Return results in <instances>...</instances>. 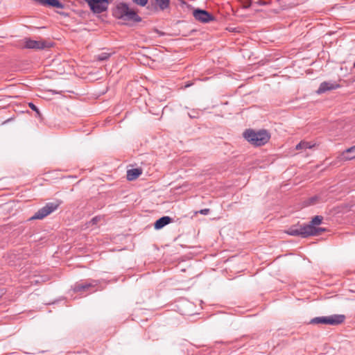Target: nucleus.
Returning <instances> with one entry per match:
<instances>
[{
    "label": "nucleus",
    "instance_id": "f257e3e1",
    "mask_svg": "<svg viewBox=\"0 0 355 355\" xmlns=\"http://www.w3.org/2000/svg\"><path fill=\"white\" fill-rule=\"evenodd\" d=\"M113 15L123 20L140 21L141 18L135 11L131 10L125 3H119L113 10Z\"/></svg>",
    "mask_w": 355,
    "mask_h": 355
},
{
    "label": "nucleus",
    "instance_id": "f03ea898",
    "mask_svg": "<svg viewBox=\"0 0 355 355\" xmlns=\"http://www.w3.org/2000/svg\"><path fill=\"white\" fill-rule=\"evenodd\" d=\"M243 137L250 143L257 146L264 145L270 139V135L265 130L258 132L248 130L243 133Z\"/></svg>",
    "mask_w": 355,
    "mask_h": 355
},
{
    "label": "nucleus",
    "instance_id": "7ed1b4c3",
    "mask_svg": "<svg viewBox=\"0 0 355 355\" xmlns=\"http://www.w3.org/2000/svg\"><path fill=\"white\" fill-rule=\"evenodd\" d=\"M345 320V315L335 314L329 316L315 317L311 319L310 323L313 324H324L335 326L342 324Z\"/></svg>",
    "mask_w": 355,
    "mask_h": 355
},
{
    "label": "nucleus",
    "instance_id": "20e7f679",
    "mask_svg": "<svg viewBox=\"0 0 355 355\" xmlns=\"http://www.w3.org/2000/svg\"><path fill=\"white\" fill-rule=\"evenodd\" d=\"M60 202L58 200L54 202H48L40 209L31 218V220H36V219H43L54 211H55Z\"/></svg>",
    "mask_w": 355,
    "mask_h": 355
},
{
    "label": "nucleus",
    "instance_id": "39448f33",
    "mask_svg": "<svg viewBox=\"0 0 355 355\" xmlns=\"http://www.w3.org/2000/svg\"><path fill=\"white\" fill-rule=\"evenodd\" d=\"M87 3L91 10L96 14L106 11L110 4L108 0H87Z\"/></svg>",
    "mask_w": 355,
    "mask_h": 355
},
{
    "label": "nucleus",
    "instance_id": "423d86ee",
    "mask_svg": "<svg viewBox=\"0 0 355 355\" xmlns=\"http://www.w3.org/2000/svg\"><path fill=\"white\" fill-rule=\"evenodd\" d=\"M51 46V44L44 40H33L30 38L24 40V47L26 49L42 50Z\"/></svg>",
    "mask_w": 355,
    "mask_h": 355
},
{
    "label": "nucleus",
    "instance_id": "0eeeda50",
    "mask_svg": "<svg viewBox=\"0 0 355 355\" xmlns=\"http://www.w3.org/2000/svg\"><path fill=\"white\" fill-rule=\"evenodd\" d=\"M311 228L310 227H305L304 225L299 227L293 226L288 228L286 232L291 236H301L303 238H306L310 236L311 234L310 232Z\"/></svg>",
    "mask_w": 355,
    "mask_h": 355
},
{
    "label": "nucleus",
    "instance_id": "6e6552de",
    "mask_svg": "<svg viewBox=\"0 0 355 355\" xmlns=\"http://www.w3.org/2000/svg\"><path fill=\"white\" fill-rule=\"evenodd\" d=\"M322 219V216H315L309 224L304 225L305 227H310L311 228V231H309L311 233L310 236H318L325 231L324 228L315 227V225L321 224Z\"/></svg>",
    "mask_w": 355,
    "mask_h": 355
},
{
    "label": "nucleus",
    "instance_id": "1a4fd4ad",
    "mask_svg": "<svg viewBox=\"0 0 355 355\" xmlns=\"http://www.w3.org/2000/svg\"><path fill=\"white\" fill-rule=\"evenodd\" d=\"M97 284V281L96 280H91L89 282H78L74 285L73 291L76 293L90 291V289L95 287Z\"/></svg>",
    "mask_w": 355,
    "mask_h": 355
},
{
    "label": "nucleus",
    "instance_id": "9d476101",
    "mask_svg": "<svg viewBox=\"0 0 355 355\" xmlns=\"http://www.w3.org/2000/svg\"><path fill=\"white\" fill-rule=\"evenodd\" d=\"M195 19L200 22L207 23L214 20V17L204 10L196 9L193 11Z\"/></svg>",
    "mask_w": 355,
    "mask_h": 355
},
{
    "label": "nucleus",
    "instance_id": "9b49d317",
    "mask_svg": "<svg viewBox=\"0 0 355 355\" xmlns=\"http://www.w3.org/2000/svg\"><path fill=\"white\" fill-rule=\"evenodd\" d=\"M340 87V85L336 82L324 81L320 85V87L317 90V93L320 94L324 93L327 91L336 89Z\"/></svg>",
    "mask_w": 355,
    "mask_h": 355
},
{
    "label": "nucleus",
    "instance_id": "f8f14e48",
    "mask_svg": "<svg viewBox=\"0 0 355 355\" xmlns=\"http://www.w3.org/2000/svg\"><path fill=\"white\" fill-rule=\"evenodd\" d=\"M36 2L44 6H49L57 8H63L64 4L58 0H35Z\"/></svg>",
    "mask_w": 355,
    "mask_h": 355
},
{
    "label": "nucleus",
    "instance_id": "ddd939ff",
    "mask_svg": "<svg viewBox=\"0 0 355 355\" xmlns=\"http://www.w3.org/2000/svg\"><path fill=\"white\" fill-rule=\"evenodd\" d=\"M172 221V218L169 216H163L158 220L154 224V227L156 230H159L166 225L169 224Z\"/></svg>",
    "mask_w": 355,
    "mask_h": 355
},
{
    "label": "nucleus",
    "instance_id": "4468645a",
    "mask_svg": "<svg viewBox=\"0 0 355 355\" xmlns=\"http://www.w3.org/2000/svg\"><path fill=\"white\" fill-rule=\"evenodd\" d=\"M142 173V170L139 168L129 169L127 171V179L130 181L136 180Z\"/></svg>",
    "mask_w": 355,
    "mask_h": 355
},
{
    "label": "nucleus",
    "instance_id": "2eb2a0df",
    "mask_svg": "<svg viewBox=\"0 0 355 355\" xmlns=\"http://www.w3.org/2000/svg\"><path fill=\"white\" fill-rule=\"evenodd\" d=\"M342 157L343 159L345 160H350L355 158V146L346 149L342 153Z\"/></svg>",
    "mask_w": 355,
    "mask_h": 355
},
{
    "label": "nucleus",
    "instance_id": "dca6fc26",
    "mask_svg": "<svg viewBox=\"0 0 355 355\" xmlns=\"http://www.w3.org/2000/svg\"><path fill=\"white\" fill-rule=\"evenodd\" d=\"M156 6L161 10H164L169 7L170 0H153Z\"/></svg>",
    "mask_w": 355,
    "mask_h": 355
},
{
    "label": "nucleus",
    "instance_id": "f3484780",
    "mask_svg": "<svg viewBox=\"0 0 355 355\" xmlns=\"http://www.w3.org/2000/svg\"><path fill=\"white\" fill-rule=\"evenodd\" d=\"M314 145H311L309 142L307 141H301L296 146V149H306L311 148Z\"/></svg>",
    "mask_w": 355,
    "mask_h": 355
},
{
    "label": "nucleus",
    "instance_id": "a211bd4d",
    "mask_svg": "<svg viewBox=\"0 0 355 355\" xmlns=\"http://www.w3.org/2000/svg\"><path fill=\"white\" fill-rule=\"evenodd\" d=\"M111 55L110 53L103 52L96 55V59L99 61H104L107 60Z\"/></svg>",
    "mask_w": 355,
    "mask_h": 355
},
{
    "label": "nucleus",
    "instance_id": "6ab92c4d",
    "mask_svg": "<svg viewBox=\"0 0 355 355\" xmlns=\"http://www.w3.org/2000/svg\"><path fill=\"white\" fill-rule=\"evenodd\" d=\"M132 1L134 3H135L136 4L141 6H146L148 2V0H132Z\"/></svg>",
    "mask_w": 355,
    "mask_h": 355
},
{
    "label": "nucleus",
    "instance_id": "aec40b11",
    "mask_svg": "<svg viewBox=\"0 0 355 355\" xmlns=\"http://www.w3.org/2000/svg\"><path fill=\"white\" fill-rule=\"evenodd\" d=\"M28 105L31 108V110H33V111L36 112V113L38 115L40 114V111H39L38 108L37 107V106L35 105H34L33 103H29Z\"/></svg>",
    "mask_w": 355,
    "mask_h": 355
},
{
    "label": "nucleus",
    "instance_id": "412c9836",
    "mask_svg": "<svg viewBox=\"0 0 355 355\" xmlns=\"http://www.w3.org/2000/svg\"><path fill=\"white\" fill-rule=\"evenodd\" d=\"M100 220V217H98V216H96V217H94L90 223H92V225H96L97 224V223Z\"/></svg>",
    "mask_w": 355,
    "mask_h": 355
},
{
    "label": "nucleus",
    "instance_id": "4be33fe9",
    "mask_svg": "<svg viewBox=\"0 0 355 355\" xmlns=\"http://www.w3.org/2000/svg\"><path fill=\"white\" fill-rule=\"evenodd\" d=\"M198 212L202 215H207L209 213V209H203L200 210Z\"/></svg>",
    "mask_w": 355,
    "mask_h": 355
},
{
    "label": "nucleus",
    "instance_id": "5701e85b",
    "mask_svg": "<svg viewBox=\"0 0 355 355\" xmlns=\"http://www.w3.org/2000/svg\"><path fill=\"white\" fill-rule=\"evenodd\" d=\"M6 291L4 288H0V298L5 294Z\"/></svg>",
    "mask_w": 355,
    "mask_h": 355
},
{
    "label": "nucleus",
    "instance_id": "b1692460",
    "mask_svg": "<svg viewBox=\"0 0 355 355\" xmlns=\"http://www.w3.org/2000/svg\"><path fill=\"white\" fill-rule=\"evenodd\" d=\"M189 116L191 118H195V117H196V116H194V115H191V114H190V113L189 114Z\"/></svg>",
    "mask_w": 355,
    "mask_h": 355
},
{
    "label": "nucleus",
    "instance_id": "393cba45",
    "mask_svg": "<svg viewBox=\"0 0 355 355\" xmlns=\"http://www.w3.org/2000/svg\"><path fill=\"white\" fill-rule=\"evenodd\" d=\"M251 6V3H250L249 4H248L246 6H245V8H248L249 7H250Z\"/></svg>",
    "mask_w": 355,
    "mask_h": 355
},
{
    "label": "nucleus",
    "instance_id": "a878e982",
    "mask_svg": "<svg viewBox=\"0 0 355 355\" xmlns=\"http://www.w3.org/2000/svg\"><path fill=\"white\" fill-rule=\"evenodd\" d=\"M259 4H260V5H264V4H265V3H264V2L259 1Z\"/></svg>",
    "mask_w": 355,
    "mask_h": 355
},
{
    "label": "nucleus",
    "instance_id": "bb28decb",
    "mask_svg": "<svg viewBox=\"0 0 355 355\" xmlns=\"http://www.w3.org/2000/svg\"><path fill=\"white\" fill-rule=\"evenodd\" d=\"M354 67L355 68V62H354V64H353Z\"/></svg>",
    "mask_w": 355,
    "mask_h": 355
}]
</instances>
